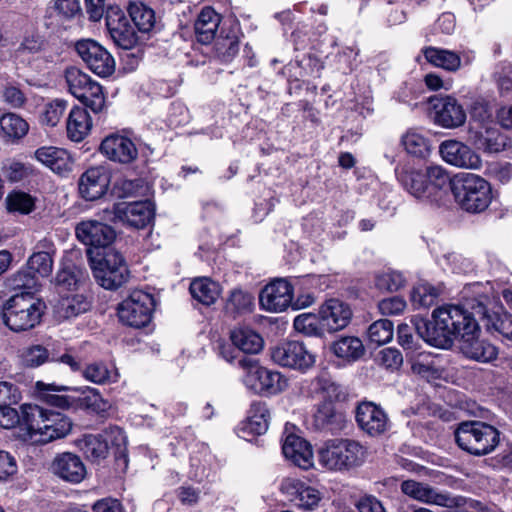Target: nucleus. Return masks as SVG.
I'll return each instance as SVG.
<instances>
[{
  "label": "nucleus",
  "mask_w": 512,
  "mask_h": 512,
  "mask_svg": "<svg viewBox=\"0 0 512 512\" xmlns=\"http://www.w3.org/2000/svg\"><path fill=\"white\" fill-rule=\"evenodd\" d=\"M76 236L80 242L92 247H108L116 237L115 230L96 220H84L75 228Z\"/></svg>",
  "instance_id": "nucleus-24"
},
{
  "label": "nucleus",
  "mask_w": 512,
  "mask_h": 512,
  "mask_svg": "<svg viewBox=\"0 0 512 512\" xmlns=\"http://www.w3.org/2000/svg\"><path fill=\"white\" fill-rule=\"evenodd\" d=\"M7 207L9 211L29 214L35 207L34 198L25 192H13L7 196Z\"/></svg>",
  "instance_id": "nucleus-57"
},
{
  "label": "nucleus",
  "mask_w": 512,
  "mask_h": 512,
  "mask_svg": "<svg viewBox=\"0 0 512 512\" xmlns=\"http://www.w3.org/2000/svg\"><path fill=\"white\" fill-rule=\"evenodd\" d=\"M114 218L135 229L147 227L154 219L155 206L149 200L119 202L113 206Z\"/></svg>",
  "instance_id": "nucleus-13"
},
{
  "label": "nucleus",
  "mask_w": 512,
  "mask_h": 512,
  "mask_svg": "<svg viewBox=\"0 0 512 512\" xmlns=\"http://www.w3.org/2000/svg\"><path fill=\"white\" fill-rule=\"evenodd\" d=\"M109 183L110 173L106 167H90L79 179V193L85 200L94 201L107 192Z\"/></svg>",
  "instance_id": "nucleus-25"
},
{
  "label": "nucleus",
  "mask_w": 512,
  "mask_h": 512,
  "mask_svg": "<svg viewBox=\"0 0 512 512\" xmlns=\"http://www.w3.org/2000/svg\"><path fill=\"white\" fill-rule=\"evenodd\" d=\"M439 153L446 163L458 168L480 170L483 165L480 155L458 140L443 141L439 146Z\"/></svg>",
  "instance_id": "nucleus-15"
},
{
  "label": "nucleus",
  "mask_w": 512,
  "mask_h": 512,
  "mask_svg": "<svg viewBox=\"0 0 512 512\" xmlns=\"http://www.w3.org/2000/svg\"><path fill=\"white\" fill-rule=\"evenodd\" d=\"M100 151L108 159L127 164L137 158L138 151L135 144L126 136L111 134L103 139Z\"/></svg>",
  "instance_id": "nucleus-28"
},
{
  "label": "nucleus",
  "mask_w": 512,
  "mask_h": 512,
  "mask_svg": "<svg viewBox=\"0 0 512 512\" xmlns=\"http://www.w3.org/2000/svg\"><path fill=\"white\" fill-rule=\"evenodd\" d=\"M355 418L361 430L370 436L384 433L389 424L384 410L373 402H361L355 412Z\"/></svg>",
  "instance_id": "nucleus-22"
},
{
  "label": "nucleus",
  "mask_w": 512,
  "mask_h": 512,
  "mask_svg": "<svg viewBox=\"0 0 512 512\" xmlns=\"http://www.w3.org/2000/svg\"><path fill=\"white\" fill-rule=\"evenodd\" d=\"M29 131V124L20 115L12 112L0 116V136L6 141L15 143Z\"/></svg>",
  "instance_id": "nucleus-39"
},
{
  "label": "nucleus",
  "mask_w": 512,
  "mask_h": 512,
  "mask_svg": "<svg viewBox=\"0 0 512 512\" xmlns=\"http://www.w3.org/2000/svg\"><path fill=\"white\" fill-rule=\"evenodd\" d=\"M45 304L33 292H19L7 299L1 310L3 323L14 332L27 331L41 321Z\"/></svg>",
  "instance_id": "nucleus-5"
},
{
  "label": "nucleus",
  "mask_w": 512,
  "mask_h": 512,
  "mask_svg": "<svg viewBox=\"0 0 512 512\" xmlns=\"http://www.w3.org/2000/svg\"><path fill=\"white\" fill-rule=\"evenodd\" d=\"M458 446L466 452L482 456L491 453L499 444V431L481 421H466L455 431Z\"/></svg>",
  "instance_id": "nucleus-6"
},
{
  "label": "nucleus",
  "mask_w": 512,
  "mask_h": 512,
  "mask_svg": "<svg viewBox=\"0 0 512 512\" xmlns=\"http://www.w3.org/2000/svg\"><path fill=\"white\" fill-rule=\"evenodd\" d=\"M405 277L402 273L394 270H386L378 273L375 278V285L379 290L394 292L405 285Z\"/></svg>",
  "instance_id": "nucleus-56"
},
{
  "label": "nucleus",
  "mask_w": 512,
  "mask_h": 512,
  "mask_svg": "<svg viewBox=\"0 0 512 512\" xmlns=\"http://www.w3.org/2000/svg\"><path fill=\"white\" fill-rule=\"evenodd\" d=\"M478 284L465 287L462 291L463 302L458 305L446 304L436 308L432 313V321L421 320L416 324L418 334L428 344L448 348L457 338L470 335L478 330V314L471 304L481 296L476 292Z\"/></svg>",
  "instance_id": "nucleus-1"
},
{
  "label": "nucleus",
  "mask_w": 512,
  "mask_h": 512,
  "mask_svg": "<svg viewBox=\"0 0 512 512\" xmlns=\"http://www.w3.org/2000/svg\"><path fill=\"white\" fill-rule=\"evenodd\" d=\"M5 286L13 291L34 293L38 286V278L28 269H22L8 277Z\"/></svg>",
  "instance_id": "nucleus-50"
},
{
  "label": "nucleus",
  "mask_w": 512,
  "mask_h": 512,
  "mask_svg": "<svg viewBox=\"0 0 512 512\" xmlns=\"http://www.w3.org/2000/svg\"><path fill=\"white\" fill-rule=\"evenodd\" d=\"M440 265L453 273H467L471 270L472 264L469 259L457 253H448L440 259Z\"/></svg>",
  "instance_id": "nucleus-61"
},
{
  "label": "nucleus",
  "mask_w": 512,
  "mask_h": 512,
  "mask_svg": "<svg viewBox=\"0 0 512 512\" xmlns=\"http://www.w3.org/2000/svg\"><path fill=\"white\" fill-rule=\"evenodd\" d=\"M65 82L68 91L76 97L82 90L89 85L93 79L77 67L71 66L65 70Z\"/></svg>",
  "instance_id": "nucleus-55"
},
{
  "label": "nucleus",
  "mask_w": 512,
  "mask_h": 512,
  "mask_svg": "<svg viewBox=\"0 0 512 512\" xmlns=\"http://www.w3.org/2000/svg\"><path fill=\"white\" fill-rule=\"evenodd\" d=\"M294 327L307 336L320 334V317L312 313H303L294 319Z\"/></svg>",
  "instance_id": "nucleus-59"
},
{
  "label": "nucleus",
  "mask_w": 512,
  "mask_h": 512,
  "mask_svg": "<svg viewBox=\"0 0 512 512\" xmlns=\"http://www.w3.org/2000/svg\"><path fill=\"white\" fill-rule=\"evenodd\" d=\"M238 365L247 370L245 385L256 393L277 394L287 387V380L279 372L259 366L252 358L241 356Z\"/></svg>",
  "instance_id": "nucleus-9"
},
{
  "label": "nucleus",
  "mask_w": 512,
  "mask_h": 512,
  "mask_svg": "<svg viewBox=\"0 0 512 512\" xmlns=\"http://www.w3.org/2000/svg\"><path fill=\"white\" fill-rule=\"evenodd\" d=\"M67 106L68 102L63 99H55L49 102L45 106V110L42 115V122L51 127L56 126L63 117Z\"/></svg>",
  "instance_id": "nucleus-60"
},
{
  "label": "nucleus",
  "mask_w": 512,
  "mask_h": 512,
  "mask_svg": "<svg viewBox=\"0 0 512 512\" xmlns=\"http://www.w3.org/2000/svg\"><path fill=\"white\" fill-rule=\"evenodd\" d=\"M75 49L87 68L94 74L105 78L114 73L115 60L113 56L96 41L80 40L76 43Z\"/></svg>",
  "instance_id": "nucleus-12"
},
{
  "label": "nucleus",
  "mask_w": 512,
  "mask_h": 512,
  "mask_svg": "<svg viewBox=\"0 0 512 512\" xmlns=\"http://www.w3.org/2000/svg\"><path fill=\"white\" fill-rule=\"evenodd\" d=\"M474 144L487 153H497L506 146V139L495 124L482 125L474 133Z\"/></svg>",
  "instance_id": "nucleus-37"
},
{
  "label": "nucleus",
  "mask_w": 512,
  "mask_h": 512,
  "mask_svg": "<svg viewBox=\"0 0 512 512\" xmlns=\"http://www.w3.org/2000/svg\"><path fill=\"white\" fill-rule=\"evenodd\" d=\"M240 26L237 21H231L222 27L220 35L214 42V55L223 63L231 62L239 52Z\"/></svg>",
  "instance_id": "nucleus-29"
},
{
  "label": "nucleus",
  "mask_w": 512,
  "mask_h": 512,
  "mask_svg": "<svg viewBox=\"0 0 512 512\" xmlns=\"http://www.w3.org/2000/svg\"><path fill=\"white\" fill-rule=\"evenodd\" d=\"M90 307V301L83 294H61L54 306V313L60 320H69L86 313Z\"/></svg>",
  "instance_id": "nucleus-34"
},
{
  "label": "nucleus",
  "mask_w": 512,
  "mask_h": 512,
  "mask_svg": "<svg viewBox=\"0 0 512 512\" xmlns=\"http://www.w3.org/2000/svg\"><path fill=\"white\" fill-rule=\"evenodd\" d=\"M129 15L140 32H150L156 23L155 12L145 4L130 3L128 8Z\"/></svg>",
  "instance_id": "nucleus-46"
},
{
  "label": "nucleus",
  "mask_w": 512,
  "mask_h": 512,
  "mask_svg": "<svg viewBox=\"0 0 512 512\" xmlns=\"http://www.w3.org/2000/svg\"><path fill=\"white\" fill-rule=\"evenodd\" d=\"M422 53L428 63L448 72H456L462 65H469L474 60V56L470 52L459 54L452 50L433 46L423 48Z\"/></svg>",
  "instance_id": "nucleus-27"
},
{
  "label": "nucleus",
  "mask_w": 512,
  "mask_h": 512,
  "mask_svg": "<svg viewBox=\"0 0 512 512\" xmlns=\"http://www.w3.org/2000/svg\"><path fill=\"white\" fill-rule=\"evenodd\" d=\"M394 325L388 319L373 322L367 330V337L371 344L377 346L390 342L393 338Z\"/></svg>",
  "instance_id": "nucleus-49"
},
{
  "label": "nucleus",
  "mask_w": 512,
  "mask_h": 512,
  "mask_svg": "<svg viewBox=\"0 0 512 512\" xmlns=\"http://www.w3.org/2000/svg\"><path fill=\"white\" fill-rule=\"evenodd\" d=\"M51 472L65 482L81 483L87 471L82 459L71 452L57 454L50 466Z\"/></svg>",
  "instance_id": "nucleus-26"
},
{
  "label": "nucleus",
  "mask_w": 512,
  "mask_h": 512,
  "mask_svg": "<svg viewBox=\"0 0 512 512\" xmlns=\"http://www.w3.org/2000/svg\"><path fill=\"white\" fill-rule=\"evenodd\" d=\"M487 296H479L475 303H470L478 314V319L484 322L489 331L497 332L503 339L512 342V315L509 313H489Z\"/></svg>",
  "instance_id": "nucleus-23"
},
{
  "label": "nucleus",
  "mask_w": 512,
  "mask_h": 512,
  "mask_svg": "<svg viewBox=\"0 0 512 512\" xmlns=\"http://www.w3.org/2000/svg\"><path fill=\"white\" fill-rule=\"evenodd\" d=\"M401 492L407 497L427 505L452 508L457 505L455 497L447 492L439 491L427 483L416 480H404L400 485Z\"/></svg>",
  "instance_id": "nucleus-16"
},
{
  "label": "nucleus",
  "mask_w": 512,
  "mask_h": 512,
  "mask_svg": "<svg viewBox=\"0 0 512 512\" xmlns=\"http://www.w3.org/2000/svg\"><path fill=\"white\" fill-rule=\"evenodd\" d=\"M105 21L109 35L118 47L130 50L136 46L137 34L120 8H108Z\"/></svg>",
  "instance_id": "nucleus-17"
},
{
  "label": "nucleus",
  "mask_w": 512,
  "mask_h": 512,
  "mask_svg": "<svg viewBox=\"0 0 512 512\" xmlns=\"http://www.w3.org/2000/svg\"><path fill=\"white\" fill-rule=\"evenodd\" d=\"M359 49L356 47H345L337 55V69L344 74L352 72L359 64Z\"/></svg>",
  "instance_id": "nucleus-63"
},
{
  "label": "nucleus",
  "mask_w": 512,
  "mask_h": 512,
  "mask_svg": "<svg viewBox=\"0 0 512 512\" xmlns=\"http://www.w3.org/2000/svg\"><path fill=\"white\" fill-rule=\"evenodd\" d=\"M220 24V15L211 7H205L199 13L195 24V36L199 43L209 44L215 39Z\"/></svg>",
  "instance_id": "nucleus-35"
},
{
  "label": "nucleus",
  "mask_w": 512,
  "mask_h": 512,
  "mask_svg": "<svg viewBox=\"0 0 512 512\" xmlns=\"http://www.w3.org/2000/svg\"><path fill=\"white\" fill-rule=\"evenodd\" d=\"M21 360L27 367H38L48 360L51 361V357L45 347L41 345H33L22 351Z\"/></svg>",
  "instance_id": "nucleus-58"
},
{
  "label": "nucleus",
  "mask_w": 512,
  "mask_h": 512,
  "mask_svg": "<svg viewBox=\"0 0 512 512\" xmlns=\"http://www.w3.org/2000/svg\"><path fill=\"white\" fill-rule=\"evenodd\" d=\"M148 190L146 182L141 178L118 179L114 184L115 194L119 198L143 196Z\"/></svg>",
  "instance_id": "nucleus-51"
},
{
  "label": "nucleus",
  "mask_w": 512,
  "mask_h": 512,
  "mask_svg": "<svg viewBox=\"0 0 512 512\" xmlns=\"http://www.w3.org/2000/svg\"><path fill=\"white\" fill-rule=\"evenodd\" d=\"M76 98L94 113L101 112L105 107V95L103 93V88L94 80L87 85L82 92L76 96Z\"/></svg>",
  "instance_id": "nucleus-47"
},
{
  "label": "nucleus",
  "mask_w": 512,
  "mask_h": 512,
  "mask_svg": "<svg viewBox=\"0 0 512 512\" xmlns=\"http://www.w3.org/2000/svg\"><path fill=\"white\" fill-rule=\"evenodd\" d=\"M293 286L284 278H277L267 284L259 295L262 308L269 312H282L292 305Z\"/></svg>",
  "instance_id": "nucleus-18"
},
{
  "label": "nucleus",
  "mask_w": 512,
  "mask_h": 512,
  "mask_svg": "<svg viewBox=\"0 0 512 512\" xmlns=\"http://www.w3.org/2000/svg\"><path fill=\"white\" fill-rule=\"evenodd\" d=\"M380 365L387 369H398L403 363V356L401 352L392 347L382 349L377 356Z\"/></svg>",
  "instance_id": "nucleus-64"
},
{
  "label": "nucleus",
  "mask_w": 512,
  "mask_h": 512,
  "mask_svg": "<svg viewBox=\"0 0 512 512\" xmlns=\"http://www.w3.org/2000/svg\"><path fill=\"white\" fill-rule=\"evenodd\" d=\"M52 9L61 20H70L80 13L79 0H52Z\"/></svg>",
  "instance_id": "nucleus-62"
},
{
  "label": "nucleus",
  "mask_w": 512,
  "mask_h": 512,
  "mask_svg": "<svg viewBox=\"0 0 512 512\" xmlns=\"http://www.w3.org/2000/svg\"><path fill=\"white\" fill-rule=\"evenodd\" d=\"M230 338L232 344L243 353L257 354L262 348L264 341L260 334L246 327L234 329Z\"/></svg>",
  "instance_id": "nucleus-40"
},
{
  "label": "nucleus",
  "mask_w": 512,
  "mask_h": 512,
  "mask_svg": "<svg viewBox=\"0 0 512 512\" xmlns=\"http://www.w3.org/2000/svg\"><path fill=\"white\" fill-rule=\"evenodd\" d=\"M347 392L340 384L322 378V424L331 426V430H342L346 426L343 402Z\"/></svg>",
  "instance_id": "nucleus-11"
},
{
  "label": "nucleus",
  "mask_w": 512,
  "mask_h": 512,
  "mask_svg": "<svg viewBox=\"0 0 512 512\" xmlns=\"http://www.w3.org/2000/svg\"><path fill=\"white\" fill-rule=\"evenodd\" d=\"M114 436L115 440L123 439V431L119 427H110L102 434L86 435L80 441V448L91 461L105 459L108 455V436Z\"/></svg>",
  "instance_id": "nucleus-31"
},
{
  "label": "nucleus",
  "mask_w": 512,
  "mask_h": 512,
  "mask_svg": "<svg viewBox=\"0 0 512 512\" xmlns=\"http://www.w3.org/2000/svg\"><path fill=\"white\" fill-rule=\"evenodd\" d=\"M434 122L446 129L462 126L466 121V112L463 106L451 96L431 100Z\"/></svg>",
  "instance_id": "nucleus-21"
},
{
  "label": "nucleus",
  "mask_w": 512,
  "mask_h": 512,
  "mask_svg": "<svg viewBox=\"0 0 512 512\" xmlns=\"http://www.w3.org/2000/svg\"><path fill=\"white\" fill-rule=\"evenodd\" d=\"M279 490L290 502L304 510H313L318 507L320 502V494L317 489L307 486L303 481L293 477L282 479Z\"/></svg>",
  "instance_id": "nucleus-19"
},
{
  "label": "nucleus",
  "mask_w": 512,
  "mask_h": 512,
  "mask_svg": "<svg viewBox=\"0 0 512 512\" xmlns=\"http://www.w3.org/2000/svg\"><path fill=\"white\" fill-rule=\"evenodd\" d=\"M24 441L44 445L66 437L72 429L71 419L58 411L44 409L38 405L21 406Z\"/></svg>",
  "instance_id": "nucleus-2"
},
{
  "label": "nucleus",
  "mask_w": 512,
  "mask_h": 512,
  "mask_svg": "<svg viewBox=\"0 0 512 512\" xmlns=\"http://www.w3.org/2000/svg\"><path fill=\"white\" fill-rule=\"evenodd\" d=\"M82 375L87 381L98 385L115 383L119 378L117 369L103 362L88 364L84 368Z\"/></svg>",
  "instance_id": "nucleus-44"
},
{
  "label": "nucleus",
  "mask_w": 512,
  "mask_h": 512,
  "mask_svg": "<svg viewBox=\"0 0 512 512\" xmlns=\"http://www.w3.org/2000/svg\"><path fill=\"white\" fill-rule=\"evenodd\" d=\"M272 360L283 367L306 371L315 363V356L298 341H287L271 351Z\"/></svg>",
  "instance_id": "nucleus-14"
},
{
  "label": "nucleus",
  "mask_w": 512,
  "mask_h": 512,
  "mask_svg": "<svg viewBox=\"0 0 512 512\" xmlns=\"http://www.w3.org/2000/svg\"><path fill=\"white\" fill-rule=\"evenodd\" d=\"M189 290L193 299L207 306L213 304L220 293L219 285L206 277L193 280Z\"/></svg>",
  "instance_id": "nucleus-45"
},
{
  "label": "nucleus",
  "mask_w": 512,
  "mask_h": 512,
  "mask_svg": "<svg viewBox=\"0 0 512 512\" xmlns=\"http://www.w3.org/2000/svg\"><path fill=\"white\" fill-rule=\"evenodd\" d=\"M92 120L85 108L74 106L68 115L67 136L74 142L82 141L91 131Z\"/></svg>",
  "instance_id": "nucleus-36"
},
{
  "label": "nucleus",
  "mask_w": 512,
  "mask_h": 512,
  "mask_svg": "<svg viewBox=\"0 0 512 512\" xmlns=\"http://www.w3.org/2000/svg\"><path fill=\"white\" fill-rule=\"evenodd\" d=\"M81 271L73 264L65 265L56 274L55 285L59 294L70 291L77 286L80 281Z\"/></svg>",
  "instance_id": "nucleus-54"
},
{
  "label": "nucleus",
  "mask_w": 512,
  "mask_h": 512,
  "mask_svg": "<svg viewBox=\"0 0 512 512\" xmlns=\"http://www.w3.org/2000/svg\"><path fill=\"white\" fill-rule=\"evenodd\" d=\"M439 296V289L428 282L417 283L410 294V300L415 308H428Z\"/></svg>",
  "instance_id": "nucleus-48"
},
{
  "label": "nucleus",
  "mask_w": 512,
  "mask_h": 512,
  "mask_svg": "<svg viewBox=\"0 0 512 512\" xmlns=\"http://www.w3.org/2000/svg\"><path fill=\"white\" fill-rule=\"evenodd\" d=\"M155 307L154 297L143 290H133L118 306V316L122 323L134 328L146 326Z\"/></svg>",
  "instance_id": "nucleus-10"
},
{
  "label": "nucleus",
  "mask_w": 512,
  "mask_h": 512,
  "mask_svg": "<svg viewBox=\"0 0 512 512\" xmlns=\"http://www.w3.org/2000/svg\"><path fill=\"white\" fill-rule=\"evenodd\" d=\"M405 151L417 158H426L431 152V142L427 133L419 128H410L401 136Z\"/></svg>",
  "instance_id": "nucleus-38"
},
{
  "label": "nucleus",
  "mask_w": 512,
  "mask_h": 512,
  "mask_svg": "<svg viewBox=\"0 0 512 512\" xmlns=\"http://www.w3.org/2000/svg\"><path fill=\"white\" fill-rule=\"evenodd\" d=\"M448 188L456 203L468 213H481L491 204V185L480 175L460 172L453 177L449 176Z\"/></svg>",
  "instance_id": "nucleus-4"
},
{
  "label": "nucleus",
  "mask_w": 512,
  "mask_h": 512,
  "mask_svg": "<svg viewBox=\"0 0 512 512\" xmlns=\"http://www.w3.org/2000/svg\"><path fill=\"white\" fill-rule=\"evenodd\" d=\"M253 307V297L242 290L235 289L226 301L225 309L228 313L237 315L249 312Z\"/></svg>",
  "instance_id": "nucleus-53"
},
{
  "label": "nucleus",
  "mask_w": 512,
  "mask_h": 512,
  "mask_svg": "<svg viewBox=\"0 0 512 512\" xmlns=\"http://www.w3.org/2000/svg\"><path fill=\"white\" fill-rule=\"evenodd\" d=\"M352 311L339 299H329L322 305V329L337 332L344 329L350 322Z\"/></svg>",
  "instance_id": "nucleus-30"
},
{
  "label": "nucleus",
  "mask_w": 512,
  "mask_h": 512,
  "mask_svg": "<svg viewBox=\"0 0 512 512\" xmlns=\"http://www.w3.org/2000/svg\"><path fill=\"white\" fill-rule=\"evenodd\" d=\"M477 331H472L470 335H464L461 339L460 349L463 354L479 362H491L498 355L497 348L486 340L477 338Z\"/></svg>",
  "instance_id": "nucleus-32"
},
{
  "label": "nucleus",
  "mask_w": 512,
  "mask_h": 512,
  "mask_svg": "<svg viewBox=\"0 0 512 512\" xmlns=\"http://www.w3.org/2000/svg\"><path fill=\"white\" fill-rule=\"evenodd\" d=\"M397 177L405 191L425 203L441 198L449 184V173L440 165L403 168L397 172Z\"/></svg>",
  "instance_id": "nucleus-3"
},
{
  "label": "nucleus",
  "mask_w": 512,
  "mask_h": 512,
  "mask_svg": "<svg viewBox=\"0 0 512 512\" xmlns=\"http://www.w3.org/2000/svg\"><path fill=\"white\" fill-rule=\"evenodd\" d=\"M35 157L53 172L65 175L72 170L73 161L70 154L62 148L41 147L35 152Z\"/></svg>",
  "instance_id": "nucleus-33"
},
{
  "label": "nucleus",
  "mask_w": 512,
  "mask_h": 512,
  "mask_svg": "<svg viewBox=\"0 0 512 512\" xmlns=\"http://www.w3.org/2000/svg\"><path fill=\"white\" fill-rule=\"evenodd\" d=\"M27 269L37 278L48 277L53 269V259L49 252L39 251L33 253L27 262Z\"/></svg>",
  "instance_id": "nucleus-52"
},
{
  "label": "nucleus",
  "mask_w": 512,
  "mask_h": 512,
  "mask_svg": "<svg viewBox=\"0 0 512 512\" xmlns=\"http://www.w3.org/2000/svg\"><path fill=\"white\" fill-rule=\"evenodd\" d=\"M268 419L269 412L266 404L263 402H253L241 430L251 435H262L268 429Z\"/></svg>",
  "instance_id": "nucleus-41"
},
{
  "label": "nucleus",
  "mask_w": 512,
  "mask_h": 512,
  "mask_svg": "<svg viewBox=\"0 0 512 512\" xmlns=\"http://www.w3.org/2000/svg\"><path fill=\"white\" fill-rule=\"evenodd\" d=\"M75 391L80 392L78 398V406L81 409L103 415L110 409V403L105 400L96 388L85 386L76 388Z\"/></svg>",
  "instance_id": "nucleus-43"
},
{
  "label": "nucleus",
  "mask_w": 512,
  "mask_h": 512,
  "mask_svg": "<svg viewBox=\"0 0 512 512\" xmlns=\"http://www.w3.org/2000/svg\"><path fill=\"white\" fill-rule=\"evenodd\" d=\"M282 452L285 458L301 469L307 470L314 465L311 444L285 426Z\"/></svg>",
  "instance_id": "nucleus-20"
},
{
  "label": "nucleus",
  "mask_w": 512,
  "mask_h": 512,
  "mask_svg": "<svg viewBox=\"0 0 512 512\" xmlns=\"http://www.w3.org/2000/svg\"><path fill=\"white\" fill-rule=\"evenodd\" d=\"M366 457V448L351 439H331L322 447V465L341 471L360 466Z\"/></svg>",
  "instance_id": "nucleus-7"
},
{
  "label": "nucleus",
  "mask_w": 512,
  "mask_h": 512,
  "mask_svg": "<svg viewBox=\"0 0 512 512\" xmlns=\"http://www.w3.org/2000/svg\"><path fill=\"white\" fill-rule=\"evenodd\" d=\"M330 351L338 358L346 361H356L365 352L362 341L355 336H345L334 341Z\"/></svg>",
  "instance_id": "nucleus-42"
},
{
  "label": "nucleus",
  "mask_w": 512,
  "mask_h": 512,
  "mask_svg": "<svg viewBox=\"0 0 512 512\" xmlns=\"http://www.w3.org/2000/svg\"><path fill=\"white\" fill-rule=\"evenodd\" d=\"M92 270L97 282L108 290L121 287L130 277L123 255L112 248L107 249L101 259L93 262Z\"/></svg>",
  "instance_id": "nucleus-8"
}]
</instances>
